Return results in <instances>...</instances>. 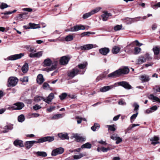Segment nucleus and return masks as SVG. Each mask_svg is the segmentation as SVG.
<instances>
[{"label": "nucleus", "instance_id": "37", "mask_svg": "<svg viewBox=\"0 0 160 160\" xmlns=\"http://www.w3.org/2000/svg\"><path fill=\"white\" fill-rule=\"evenodd\" d=\"M85 155H86L85 154L80 153L79 155H74L73 157L74 159H78L81 158L82 157L84 156Z\"/></svg>", "mask_w": 160, "mask_h": 160}, {"label": "nucleus", "instance_id": "11", "mask_svg": "<svg viewBox=\"0 0 160 160\" xmlns=\"http://www.w3.org/2000/svg\"><path fill=\"white\" fill-rule=\"evenodd\" d=\"M139 79L142 82H148L150 79V77L146 74L140 75L139 76Z\"/></svg>", "mask_w": 160, "mask_h": 160}, {"label": "nucleus", "instance_id": "15", "mask_svg": "<svg viewBox=\"0 0 160 160\" xmlns=\"http://www.w3.org/2000/svg\"><path fill=\"white\" fill-rule=\"evenodd\" d=\"M43 51H39L35 53H31L29 56L31 58H39L42 56Z\"/></svg>", "mask_w": 160, "mask_h": 160}, {"label": "nucleus", "instance_id": "9", "mask_svg": "<svg viewBox=\"0 0 160 160\" xmlns=\"http://www.w3.org/2000/svg\"><path fill=\"white\" fill-rule=\"evenodd\" d=\"M73 137L78 142L84 141L86 140V138L85 136H81L77 133L73 134Z\"/></svg>", "mask_w": 160, "mask_h": 160}, {"label": "nucleus", "instance_id": "2", "mask_svg": "<svg viewBox=\"0 0 160 160\" xmlns=\"http://www.w3.org/2000/svg\"><path fill=\"white\" fill-rule=\"evenodd\" d=\"M84 72L85 71H83L81 72V71L79 70L76 67L72 70L69 71L68 72V76L72 78L78 74H83Z\"/></svg>", "mask_w": 160, "mask_h": 160}, {"label": "nucleus", "instance_id": "4", "mask_svg": "<svg viewBox=\"0 0 160 160\" xmlns=\"http://www.w3.org/2000/svg\"><path fill=\"white\" fill-rule=\"evenodd\" d=\"M24 106V103L22 102H18L14 104L13 106L8 108L9 109L21 110Z\"/></svg>", "mask_w": 160, "mask_h": 160}, {"label": "nucleus", "instance_id": "43", "mask_svg": "<svg viewBox=\"0 0 160 160\" xmlns=\"http://www.w3.org/2000/svg\"><path fill=\"white\" fill-rule=\"evenodd\" d=\"M62 115L60 114H57L54 115L52 117V119H58L59 118H62Z\"/></svg>", "mask_w": 160, "mask_h": 160}, {"label": "nucleus", "instance_id": "18", "mask_svg": "<svg viewBox=\"0 0 160 160\" xmlns=\"http://www.w3.org/2000/svg\"><path fill=\"white\" fill-rule=\"evenodd\" d=\"M120 75L122 74H127L129 72V69L128 67H125L122 68L118 69Z\"/></svg>", "mask_w": 160, "mask_h": 160}, {"label": "nucleus", "instance_id": "49", "mask_svg": "<svg viewBox=\"0 0 160 160\" xmlns=\"http://www.w3.org/2000/svg\"><path fill=\"white\" fill-rule=\"evenodd\" d=\"M141 51V48L139 47H135L134 48V52L135 54H138Z\"/></svg>", "mask_w": 160, "mask_h": 160}, {"label": "nucleus", "instance_id": "54", "mask_svg": "<svg viewBox=\"0 0 160 160\" xmlns=\"http://www.w3.org/2000/svg\"><path fill=\"white\" fill-rule=\"evenodd\" d=\"M42 87L44 89H47L49 88V86L48 83L45 82L43 83Z\"/></svg>", "mask_w": 160, "mask_h": 160}, {"label": "nucleus", "instance_id": "26", "mask_svg": "<svg viewBox=\"0 0 160 160\" xmlns=\"http://www.w3.org/2000/svg\"><path fill=\"white\" fill-rule=\"evenodd\" d=\"M150 140L152 142L151 144L155 145L159 143L158 141L159 140V138L158 136H154L153 137L151 138L150 139Z\"/></svg>", "mask_w": 160, "mask_h": 160}, {"label": "nucleus", "instance_id": "28", "mask_svg": "<svg viewBox=\"0 0 160 160\" xmlns=\"http://www.w3.org/2000/svg\"><path fill=\"white\" fill-rule=\"evenodd\" d=\"M37 82L39 84H42L44 81L43 76L42 74H39L37 77Z\"/></svg>", "mask_w": 160, "mask_h": 160}, {"label": "nucleus", "instance_id": "58", "mask_svg": "<svg viewBox=\"0 0 160 160\" xmlns=\"http://www.w3.org/2000/svg\"><path fill=\"white\" fill-rule=\"evenodd\" d=\"M145 58H146V60H150L152 58L150 55L148 53H147L145 54Z\"/></svg>", "mask_w": 160, "mask_h": 160}, {"label": "nucleus", "instance_id": "48", "mask_svg": "<svg viewBox=\"0 0 160 160\" xmlns=\"http://www.w3.org/2000/svg\"><path fill=\"white\" fill-rule=\"evenodd\" d=\"M20 80L22 82H27L28 81V77H24L20 78Z\"/></svg>", "mask_w": 160, "mask_h": 160}, {"label": "nucleus", "instance_id": "40", "mask_svg": "<svg viewBox=\"0 0 160 160\" xmlns=\"http://www.w3.org/2000/svg\"><path fill=\"white\" fill-rule=\"evenodd\" d=\"M44 99H45V98L43 97H41L39 96H37L34 98V101L36 102H39L41 100H42L44 101Z\"/></svg>", "mask_w": 160, "mask_h": 160}, {"label": "nucleus", "instance_id": "42", "mask_svg": "<svg viewBox=\"0 0 160 160\" xmlns=\"http://www.w3.org/2000/svg\"><path fill=\"white\" fill-rule=\"evenodd\" d=\"M102 8L100 7H98L92 10L91 11V13L92 15H93L95 13H96L99 12L101 9Z\"/></svg>", "mask_w": 160, "mask_h": 160}, {"label": "nucleus", "instance_id": "5", "mask_svg": "<svg viewBox=\"0 0 160 160\" xmlns=\"http://www.w3.org/2000/svg\"><path fill=\"white\" fill-rule=\"evenodd\" d=\"M116 86H121L127 89H130L131 88V86L129 84L128 82L125 81H122L118 82L114 84Z\"/></svg>", "mask_w": 160, "mask_h": 160}, {"label": "nucleus", "instance_id": "32", "mask_svg": "<svg viewBox=\"0 0 160 160\" xmlns=\"http://www.w3.org/2000/svg\"><path fill=\"white\" fill-rule=\"evenodd\" d=\"M29 26L30 27V28L36 29L39 28H40L39 24H36L34 23H29Z\"/></svg>", "mask_w": 160, "mask_h": 160}, {"label": "nucleus", "instance_id": "24", "mask_svg": "<svg viewBox=\"0 0 160 160\" xmlns=\"http://www.w3.org/2000/svg\"><path fill=\"white\" fill-rule=\"evenodd\" d=\"M112 16V14L108 13L107 12H104V13L101 15V17L102 18V20L104 21H106L108 19V18Z\"/></svg>", "mask_w": 160, "mask_h": 160}, {"label": "nucleus", "instance_id": "25", "mask_svg": "<svg viewBox=\"0 0 160 160\" xmlns=\"http://www.w3.org/2000/svg\"><path fill=\"white\" fill-rule=\"evenodd\" d=\"M13 128V125L12 124H8L4 127V130L2 132L3 133L7 132L9 130H12Z\"/></svg>", "mask_w": 160, "mask_h": 160}, {"label": "nucleus", "instance_id": "46", "mask_svg": "<svg viewBox=\"0 0 160 160\" xmlns=\"http://www.w3.org/2000/svg\"><path fill=\"white\" fill-rule=\"evenodd\" d=\"M107 127L108 128V130H110L112 131H114L116 130L115 125L113 124L112 125H108Z\"/></svg>", "mask_w": 160, "mask_h": 160}, {"label": "nucleus", "instance_id": "8", "mask_svg": "<svg viewBox=\"0 0 160 160\" xmlns=\"http://www.w3.org/2000/svg\"><path fill=\"white\" fill-rule=\"evenodd\" d=\"M85 29V27L82 25H76L73 27L71 28L67 31H70L72 32H76L80 30H84Z\"/></svg>", "mask_w": 160, "mask_h": 160}, {"label": "nucleus", "instance_id": "13", "mask_svg": "<svg viewBox=\"0 0 160 160\" xmlns=\"http://www.w3.org/2000/svg\"><path fill=\"white\" fill-rule=\"evenodd\" d=\"M97 46L96 45L92 44H88L84 45L81 47V49L83 50H88L93 48L97 47Z\"/></svg>", "mask_w": 160, "mask_h": 160}, {"label": "nucleus", "instance_id": "50", "mask_svg": "<svg viewBox=\"0 0 160 160\" xmlns=\"http://www.w3.org/2000/svg\"><path fill=\"white\" fill-rule=\"evenodd\" d=\"M9 6L6 3H2L1 6H0V8L1 9H4L8 8Z\"/></svg>", "mask_w": 160, "mask_h": 160}, {"label": "nucleus", "instance_id": "10", "mask_svg": "<svg viewBox=\"0 0 160 160\" xmlns=\"http://www.w3.org/2000/svg\"><path fill=\"white\" fill-rule=\"evenodd\" d=\"M24 56V54L21 53L19 54H15L9 57L8 59L10 60H15L20 58Z\"/></svg>", "mask_w": 160, "mask_h": 160}, {"label": "nucleus", "instance_id": "57", "mask_svg": "<svg viewBox=\"0 0 160 160\" xmlns=\"http://www.w3.org/2000/svg\"><path fill=\"white\" fill-rule=\"evenodd\" d=\"M101 150L104 152H107L110 149V148H104L102 147L101 148Z\"/></svg>", "mask_w": 160, "mask_h": 160}, {"label": "nucleus", "instance_id": "6", "mask_svg": "<svg viewBox=\"0 0 160 160\" xmlns=\"http://www.w3.org/2000/svg\"><path fill=\"white\" fill-rule=\"evenodd\" d=\"M54 140V137H53L47 136L40 138L38 139L37 142L42 143L46 141L51 142L53 141Z\"/></svg>", "mask_w": 160, "mask_h": 160}, {"label": "nucleus", "instance_id": "30", "mask_svg": "<svg viewBox=\"0 0 160 160\" xmlns=\"http://www.w3.org/2000/svg\"><path fill=\"white\" fill-rule=\"evenodd\" d=\"M120 50V49L119 47L115 46L112 48V51L113 54H116L119 52Z\"/></svg>", "mask_w": 160, "mask_h": 160}, {"label": "nucleus", "instance_id": "61", "mask_svg": "<svg viewBox=\"0 0 160 160\" xmlns=\"http://www.w3.org/2000/svg\"><path fill=\"white\" fill-rule=\"evenodd\" d=\"M22 10L27 11L28 12H31L32 11V9L30 8H25L22 9Z\"/></svg>", "mask_w": 160, "mask_h": 160}, {"label": "nucleus", "instance_id": "7", "mask_svg": "<svg viewBox=\"0 0 160 160\" xmlns=\"http://www.w3.org/2000/svg\"><path fill=\"white\" fill-rule=\"evenodd\" d=\"M64 150V149L62 148H57L52 151L51 155L52 156H56L57 155L61 154L63 152Z\"/></svg>", "mask_w": 160, "mask_h": 160}, {"label": "nucleus", "instance_id": "17", "mask_svg": "<svg viewBox=\"0 0 160 160\" xmlns=\"http://www.w3.org/2000/svg\"><path fill=\"white\" fill-rule=\"evenodd\" d=\"M115 87V85L114 84L110 86H105L100 88V91L102 92H106L112 89Z\"/></svg>", "mask_w": 160, "mask_h": 160}, {"label": "nucleus", "instance_id": "12", "mask_svg": "<svg viewBox=\"0 0 160 160\" xmlns=\"http://www.w3.org/2000/svg\"><path fill=\"white\" fill-rule=\"evenodd\" d=\"M110 138L114 140H116V143L118 144L122 141V139L118 137L117 134H113L110 136Z\"/></svg>", "mask_w": 160, "mask_h": 160}, {"label": "nucleus", "instance_id": "38", "mask_svg": "<svg viewBox=\"0 0 160 160\" xmlns=\"http://www.w3.org/2000/svg\"><path fill=\"white\" fill-rule=\"evenodd\" d=\"M36 154L38 156L42 157H46L47 156V153L45 152L38 151L36 152Z\"/></svg>", "mask_w": 160, "mask_h": 160}, {"label": "nucleus", "instance_id": "51", "mask_svg": "<svg viewBox=\"0 0 160 160\" xmlns=\"http://www.w3.org/2000/svg\"><path fill=\"white\" fill-rule=\"evenodd\" d=\"M122 28V25H117L114 27V29L115 31H117L121 30Z\"/></svg>", "mask_w": 160, "mask_h": 160}, {"label": "nucleus", "instance_id": "21", "mask_svg": "<svg viewBox=\"0 0 160 160\" xmlns=\"http://www.w3.org/2000/svg\"><path fill=\"white\" fill-rule=\"evenodd\" d=\"M120 75V73L118 71V70H117L115 71L110 73L108 75V77L111 78H115L118 77Z\"/></svg>", "mask_w": 160, "mask_h": 160}, {"label": "nucleus", "instance_id": "60", "mask_svg": "<svg viewBox=\"0 0 160 160\" xmlns=\"http://www.w3.org/2000/svg\"><path fill=\"white\" fill-rule=\"evenodd\" d=\"M153 89H155L156 92H160V86H156L155 87L153 88Z\"/></svg>", "mask_w": 160, "mask_h": 160}, {"label": "nucleus", "instance_id": "45", "mask_svg": "<svg viewBox=\"0 0 160 160\" xmlns=\"http://www.w3.org/2000/svg\"><path fill=\"white\" fill-rule=\"evenodd\" d=\"M27 14L26 13H23L22 14H20L19 15V16L17 17V20H18L19 21H22L23 20L22 18H23V15L25 14Z\"/></svg>", "mask_w": 160, "mask_h": 160}, {"label": "nucleus", "instance_id": "3", "mask_svg": "<svg viewBox=\"0 0 160 160\" xmlns=\"http://www.w3.org/2000/svg\"><path fill=\"white\" fill-rule=\"evenodd\" d=\"M18 81V79L16 77H10L8 80V87L15 86L17 84Z\"/></svg>", "mask_w": 160, "mask_h": 160}, {"label": "nucleus", "instance_id": "1", "mask_svg": "<svg viewBox=\"0 0 160 160\" xmlns=\"http://www.w3.org/2000/svg\"><path fill=\"white\" fill-rule=\"evenodd\" d=\"M43 64V66L44 67H49L52 64L51 67L48 69L49 71H51L56 68L57 62H56L54 63H52V60L50 58H47L44 60Z\"/></svg>", "mask_w": 160, "mask_h": 160}, {"label": "nucleus", "instance_id": "62", "mask_svg": "<svg viewBox=\"0 0 160 160\" xmlns=\"http://www.w3.org/2000/svg\"><path fill=\"white\" fill-rule=\"evenodd\" d=\"M55 107L54 106L51 107L50 108L47 109V111L48 112H51L54 109Z\"/></svg>", "mask_w": 160, "mask_h": 160}, {"label": "nucleus", "instance_id": "34", "mask_svg": "<svg viewBox=\"0 0 160 160\" xmlns=\"http://www.w3.org/2000/svg\"><path fill=\"white\" fill-rule=\"evenodd\" d=\"M149 98L153 100V102L157 101L160 102V99L159 98L152 94H151L150 95Z\"/></svg>", "mask_w": 160, "mask_h": 160}, {"label": "nucleus", "instance_id": "39", "mask_svg": "<svg viewBox=\"0 0 160 160\" xmlns=\"http://www.w3.org/2000/svg\"><path fill=\"white\" fill-rule=\"evenodd\" d=\"M91 147L92 145L89 142H87L82 145L81 146V148L82 149L84 148L89 149L90 148H91Z\"/></svg>", "mask_w": 160, "mask_h": 160}, {"label": "nucleus", "instance_id": "33", "mask_svg": "<svg viewBox=\"0 0 160 160\" xmlns=\"http://www.w3.org/2000/svg\"><path fill=\"white\" fill-rule=\"evenodd\" d=\"M152 50L155 55H158L160 52V48L158 46L154 47Z\"/></svg>", "mask_w": 160, "mask_h": 160}, {"label": "nucleus", "instance_id": "53", "mask_svg": "<svg viewBox=\"0 0 160 160\" xmlns=\"http://www.w3.org/2000/svg\"><path fill=\"white\" fill-rule=\"evenodd\" d=\"M42 107L39 105L37 104L33 107V108L35 110H39Z\"/></svg>", "mask_w": 160, "mask_h": 160}, {"label": "nucleus", "instance_id": "20", "mask_svg": "<svg viewBox=\"0 0 160 160\" xmlns=\"http://www.w3.org/2000/svg\"><path fill=\"white\" fill-rule=\"evenodd\" d=\"M37 142L35 141H27L25 143V146L27 149H29L33 145L34 143H37Z\"/></svg>", "mask_w": 160, "mask_h": 160}, {"label": "nucleus", "instance_id": "29", "mask_svg": "<svg viewBox=\"0 0 160 160\" xmlns=\"http://www.w3.org/2000/svg\"><path fill=\"white\" fill-rule=\"evenodd\" d=\"M146 62V58L145 57L141 56L139 57L137 60V64H141Z\"/></svg>", "mask_w": 160, "mask_h": 160}, {"label": "nucleus", "instance_id": "44", "mask_svg": "<svg viewBox=\"0 0 160 160\" xmlns=\"http://www.w3.org/2000/svg\"><path fill=\"white\" fill-rule=\"evenodd\" d=\"M25 120V117L23 115L21 114L18 117V121L19 122H22Z\"/></svg>", "mask_w": 160, "mask_h": 160}, {"label": "nucleus", "instance_id": "59", "mask_svg": "<svg viewBox=\"0 0 160 160\" xmlns=\"http://www.w3.org/2000/svg\"><path fill=\"white\" fill-rule=\"evenodd\" d=\"M138 114V112H137L136 113L133 114L130 118V119H133L134 120L137 117Z\"/></svg>", "mask_w": 160, "mask_h": 160}, {"label": "nucleus", "instance_id": "55", "mask_svg": "<svg viewBox=\"0 0 160 160\" xmlns=\"http://www.w3.org/2000/svg\"><path fill=\"white\" fill-rule=\"evenodd\" d=\"M133 106L134 107V110L136 111L137 112H138V109L139 108V105L136 103H134L133 104Z\"/></svg>", "mask_w": 160, "mask_h": 160}, {"label": "nucleus", "instance_id": "23", "mask_svg": "<svg viewBox=\"0 0 160 160\" xmlns=\"http://www.w3.org/2000/svg\"><path fill=\"white\" fill-rule=\"evenodd\" d=\"M54 97V94L52 93H51L49 95L47 98H45V99H44V101L46 102L49 104L53 99Z\"/></svg>", "mask_w": 160, "mask_h": 160}, {"label": "nucleus", "instance_id": "19", "mask_svg": "<svg viewBox=\"0 0 160 160\" xmlns=\"http://www.w3.org/2000/svg\"><path fill=\"white\" fill-rule=\"evenodd\" d=\"M58 137L62 140L69 139L68 134L67 133L62 132L59 133L58 134Z\"/></svg>", "mask_w": 160, "mask_h": 160}, {"label": "nucleus", "instance_id": "52", "mask_svg": "<svg viewBox=\"0 0 160 160\" xmlns=\"http://www.w3.org/2000/svg\"><path fill=\"white\" fill-rule=\"evenodd\" d=\"M67 96V94L66 93H63L61 95L59 96L61 100H63Z\"/></svg>", "mask_w": 160, "mask_h": 160}, {"label": "nucleus", "instance_id": "64", "mask_svg": "<svg viewBox=\"0 0 160 160\" xmlns=\"http://www.w3.org/2000/svg\"><path fill=\"white\" fill-rule=\"evenodd\" d=\"M91 34V32H87L82 33L81 34L82 37H83L86 35H88Z\"/></svg>", "mask_w": 160, "mask_h": 160}, {"label": "nucleus", "instance_id": "56", "mask_svg": "<svg viewBox=\"0 0 160 160\" xmlns=\"http://www.w3.org/2000/svg\"><path fill=\"white\" fill-rule=\"evenodd\" d=\"M158 7L160 8V2H159L153 5L152 8L154 9H156Z\"/></svg>", "mask_w": 160, "mask_h": 160}, {"label": "nucleus", "instance_id": "14", "mask_svg": "<svg viewBox=\"0 0 160 160\" xmlns=\"http://www.w3.org/2000/svg\"><path fill=\"white\" fill-rule=\"evenodd\" d=\"M141 17H136L134 18H127L125 19V22L127 24H131L132 23L134 22H135L138 21V20L136 19L138 18H140Z\"/></svg>", "mask_w": 160, "mask_h": 160}, {"label": "nucleus", "instance_id": "35", "mask_svg": "<svg viewBox=\"0 0 160 160\" xmlns=\"http://www.w3.org/2000/svg\"><path fill=\"white\" fill-rule=\"evenodd\" d=\"M87 62H84L83 63L79 64L77 67L80 69H83L85 68L87 65ZM77 68V67H76Z\"/></svg>", "mask_w": 160, "mask_h": 160}, {"label": "nucleus", "instance_id": "47", "mask_svg": "<svg viewBox=\"0 0 160 160\" xmlns=\"http://www.w3.org/2000/svg\"><path fill=\"white\" fill-rule=\"evenodd\" d=\"M92 15L91 14V12H88V13H87L84 14L82 16V18L83 19H86V18L89 17Z\"/></svg>", "mask_w": 160, "mask_h": 160}, {"label": "nucleus", "instance_id": "16", "mask_svg": "<svg viewBox=\"0 0 160 160\" xmlns=\"http://www.w3.org/2000/svg\"><path fill=\"white\" fill-rule=\"evenodd\" d=\"M69 60V58L66 56L62 57L60 60V63L64 65L67 64Z\"/></svg>", "mask_w": 160, "mask_h": 160}, {"label": "nucleus", "instance_id": "41", "mask_svg": "<svg viewBox=\"0 0 160 160\" xmlns=\"http://www.w3.org/2000/svg\"><path fill=\"white\" fill-rule=\"evenodd\" d=\"M73 39V36L71 34L67 35L65 38V41L67 42L70 41L72 40Z\"/></svg>", "mask_w": 160, "mask_h": 160}, {"label": "nucleus", "instance_id": "31", "mask_svg": "<svg viewBox=\"0 0 160 160\" xmlns=\"http://www.w3.org/2000/svg\"><path fill=\"white\" fill-rule=\"evenodd\" d=\"M28 65L27 63H25L22 68V70L24 73H25L28 71Z\"/></svg>", "mask_w": 160, "mask_h": 160}, {"label": "nucleus", "instance_id": "63", "mask_svg": "<svg viewBox=\"0 0 160 160\" xmlns=\"http://www.w3.org/2000/svg\"><path fill=\"white\" fill-rule=\"evenodd\" d=\"M28 51L31 52V53H33L34 52H36V50L34 49V48L32 47H31L30 48V49H28Z\"/></svg>", "mask_w": 160, "mask_h": 160}, {"label": "nucleus", "instance_id": "22", "mask_svg": "<svg viewBox=\"0 0 160 160\" xmlns=\"http://www.w3.org/2000/svg\"><path fill=\"white\" fill-rule=\"evenodd\" d=\"M100 53L103 55H106L110 51V50L108 48H104L99 50Z\"/></svg>", "mask_w": 160, "mask_h": 160}, {"label": "nucleus", "instance_id": "27", "mask_svg": "<svg viewBox=\"0 0 160 160\" xmlns=\"http://www.w3.org/2000/svg\"><path fill=\"white\" fill-rule=\"evenodd\" d=\"M13 144L16 146H19L20 147H23L24 145L23 142L20 140L16 139L13 142Z\"/></svg>", "mask_w": 160, "mask_h": 160}, {"label": "nucleus", "instance_id": "36", "mask_svg": "<svg viewBox=\"0 0 160 160\" xmlns=\"http://www.w3.org/2000/svg\"><path fill=\"white\" fill-rule=\"evenodd\" d=\"M100 128V125L97 123H95L94 125L91 127V129L93 131L98 130Z\"/></svg>", "mask_w": 160, "mask_h": 160}]
</instances>
